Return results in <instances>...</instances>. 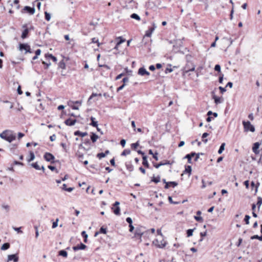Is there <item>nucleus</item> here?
Listing matches in <instances>:
<instances>
[{
  "label": "nucleus",
  "instance_id": "obj_1",
  "mask_svg": "<svg viewBox=\"0 0 262 262\" xmlns=\"http://www.w3.org/2000/svg\"><path fill=\"white\" fill-rule=\"evenodd\" d=\"M0 137L11 143L16 139V135L12 133L11 130H5L0 134Z\"/></svg>",
  "mask_w": 262,
  "mask_h": 262
},
{
  "label": "nucleus",
  "instance_id": "obj_2",
  "mask_svg": "<svg viewBox=\"0 0 262 262\" xmlns=\"http://www.w3.org/2000/svg\"><path fill=\"white\" fill-rule=\"evenodd\" d=\"M18 49L19 51H25V54L26 53H32L33 52L31 49L30 46L27 43H19L18 44Z\"/></svg>",
  "mask_w": 262,
  "mask_h": 262
},
{
  "label": "nucleus",
  "instance_id": "obj_3",
  "mask_svg": "<svg viewBox=\"0 0 262 262\" xmlns=\"http://www.w3.org/2000/svg\"><path fill=\"white\" fill-rule=\"evenodd\" d=\"M43 158L46 161L50 162L52 164L59 162V160H55L54 156L50 152H45L43 155Z\"/></svg>",
  "mask_w": 262,
  "mask_h": 262
},
{
  "label": "nucleus",
  "instance_id": "obj_4",
  "mask_svg": "<svg viewBox=\"0 0 262 262\" xmlns=\"http://www.w3.org/2000/svg\"><path fill=\"white\" fill-rule=\"evenodd\" d=\"M243 124L244 126L245 132L250 131L251 132H254L255 131L254 126L253 125H252L249 121H243Z\"/></svg>",
  "mask_w": 262,
  "mask_h": 262
},
{
  "label": "nucleus",
  "instance_id": "obj_5",
  "mask_svg": "<svg viewBox=\"0 0 262 262\" xmlns=\"http://www.w3.org/2000/svg\"><path fill=\"white\" fill-rule=\"evenodd\" d=\"M34 3H33V7H30L28 6H26L24 7V8L21 10V12L22 13H24L25 12H27L29 13L30 15H33L34 14L35 12V9L34 7Z\"/></svg>",
  "mask_w": 262,
  "mask_h": 262
},
{
  "label": "nucleus",
  "instance_id": "obj_6",
  "mask_svg": "<svg viewBox=\"0 0 262 262\" xmlns=\"http://www.w3.org/2000/svg\"><path fill=\"white\" fill-rule=\"evenodd\" d=\"M22 28L24 29V30L22 32L21 38L23 39H24L29 37L30 31L29 28H28L27 24L23 25Z\"/></svg>",
  "mask_w": 262,
  "mask_h": 262
},
{
  "label": "nucleus",
  "instance_id": "obj_7",
  "mask_svg": "<svg viewBox=\"0 0 262 262\" xmlns=\"http://www.w3.org/2000/svg\"><path fill=\"white\" fill-rule=\"evenodd\" d=\"M153 244L158 248H163L166 246V242L163 239L159 241V239H156L153 241Z\"/></svg>",
  "mask_w": 262,
  "mask_h": 262
},
{
  "label": "nucleus",
  "instance_id": "obj_8",
  "mask_svg": "<svg viewBox=\"0 0 262 262\" xmlns=\"http://www.w3.org/2000/svg\"><path fill=\"white\" fill-rule=\"evenodd\" d=\"M80 104V102L78 101L75 102L70 101L68 102V105L73 110H78Z\"/></svg>",
  "mask_w": 262,
  "mask_h": 262
},
{
  "label": "nucleus",
  "instance_id": "obj_9",
  "mask_svg": "<svg viewBox=\"0 0 262 262\" xmlns=\"http://www.w3.org/2000/svg\"><path fill=\"white\" fill-rule=\"evenodd\" d=\"M19 260V257L18 253L10 254L8 256V261H13L14 262H18Z\"/></svg>",
  "mask_w": 262,
  "mask_h": 262
},
{
  "label": "nucleus",
  "instance_id": "obj_10",
  "mask_svg": "<svg viewBox=\"0 0 262 262\" xmlns=\"http://www.w3.org/2000/svg\"><path fill=\"white\" fill-rule=\"evenodd\" d=\"M138 74L141 76L149 75L150 73L144 67L139 68L138 72Z\"/></svg>",
  "mask_w": 262,
  "mask_h": 262
},
{
  "label": "nucleus",
  "instance_id": "obj_11",
  "mask_svg": "<svg viewBox=\"0 0 262 262\" xmlns=\"http://www.w3.org/2000/svg\"><path fill=\"white\" fill-rule=\"evenodd\" d=\"M143 234V232L141 230V228H137L134 233V236L135 237H139L141 239V236Z\"/></svg>",
  "mask_w": 262,
  "mask_h": 262
},
{
  "label": "nucleus",
  "instance_id": "obj_12",
  "mask_svg": "<svg viewBox=\"0 0 262 262\" xmlns=\"http://www.w3.org/2000/svg\"><path fill=\"white\" fill-rule=\"evenodd\" d=\"M156 28V26H155V24H153V27L149 28L148 30L146 31L145 36L146 37H150L152 33L155 30V28Z\"/></svg>",
  "mask_w": 262,
  "mask_h": 262
},
{
  "label": "nucleus",
  "instance_id": "obj_13",
  "mask_svg": "<svg viewBox=\"0 0 262 262\" xmlns=\"http://www.w3.org/2000/svg\"><path fill=\"white\" fill-rule=\"evenodd\" d=\"M259 146L260 144L258 142H256L253 144L252 150L256 155H257L259 153V150H258Z\"/></svg>",
  "mask_w": 262,
  "mask_h": 262
},
{
  "label": "nucleus",
  "instance_id": "obj_14",
  "mask_svg": "<svg viewBox=\"0 0 262 262\" xmlns=\"http://www.w3.org/2000/svg\"><path fill=\"white\" fill-rule=\"evenodd\" d=\"M86 246L83 243H80L79 245H77L76 246H74L73 249L74 250L76 251L78 250H83L84 249Z\"/></svg>",
  "mask_w": 262,
  "mask_h": 262
},
{
  "label": "nucleus",
  "instance_id": "obj_15",
  "mask_svg": "<svg viewBox=\"0 0 262 262\" xmlns=\"http://www.w3.org/2000/svg\"><path fill=\"white\" fill-rule=\"evenodd\" d=\"M45 57L46 59H52L54 62H56L57 61V58L52 54L47 53L45 54Z\"/></svg>",
  "mask_w": 262,
  "mask_h": 262
},
{
  "label": "nucleus",
  "instance_id": "obj_16",
  "mask_svg": "<svg viewBox=\"0 0 262 262\" xmlns=\"http://www.w3.org/2000/svg\"><path fill=\"white\" fill-rule=\"evenodd\" d=\"M191 67H189V64H187L184 68V72L188 73L189 71H193L195 70V66L193 65L192 63Z\"/></svg>",
  "mask_w": 262,
  "mask_h": 262
},
{
  "label": "nucleus",
  "instance_id": "obj_17",
  "mask_svg": "<svg viewBox=\"0 0 262 262\" xmlns=\"http://www.w3.org/2000/svg\"><path fill=\"white\" fill-rule=\"evenodd\" d=\"M154 167H155L156 168H159L160 166L167 165V164H170V163L169 161H167L166 162H161L158 164L153 163Z\"/></svg>",
  "mask_w": 262,
  "mask_h": 262
},
{
  "label": "nucleus",
  "instance_id": "obj_18",
  "mask_svg": "<svg viewBox=\"0 0 262 262\" xmlns=\"http://www.w3.org/2000/svg\"><path fill=\"white\" fill-rule=\"evenodd\" d=\"M142 159H143V162H142V164L145 166L146 167V168H149V163L147 161V157L146 156H144L142 157Z\"/></svg>",
  "mask_w": 262,
  "mask_h": 262
},
{
  "label": "nucleus",
  "instance_id": "obj_19",
  "mask_svg": "<svg viewBox=\"0 0 262 262\" xmlns=\"http://www.w3.org/2000/svg\"><path fill=\"white\" fill-rule=\"evenodd\" d=\"M88 135L87 132H81L79 130H77L74 132V135L75 136H80L82 137L86 136Z\"/></svg>",
  "mask_w": 262,
  "mask_h": 262
},
{
  "label": "nucleus",
  "instance_id": "obj_20",
  "mask_svg": "<svg viewBox=\"0 0 262 262\" xmlns=\"http://www.w3.org/2000/svg\"><path fill=\"white\" fill-rule=\"evenodd\" d=\"M35 158L34 153L32 151H29V158L27 159L28 162H30L34 160Z\"/></svg>",
  "mask_w": 262,
  "mask_h": 262
},
{
  "label": "nucleus",
  "instance_id": "obj_21",
  "mask_svg": "<svg viewBox=\"0 0 262 262\" xmlns=\"http://www.w3.org/2000/svg\"><path fill=\"white\" fill-rule=\"evenodd\" d=\"M10 247V244L9 243H5L2 245L1 248V250H6L8 249Z\"/></svg>",
  "mask_w": 262,
  "mask_h": 262
},
{
  "label": "nucleus",
  "instance_id": "obj_22",
  "mask_svg": "<svg viewBox=\"0 0 262 262\" xmlns=\"http://www.w3.org/2000/svg\"><path fill=\"white\" fill-rule=\"evenodd\" d=\"M117 39L119 40V41L117 42L115 49H117L118 48V46H119L120 44H121L122 42L125 41V39H123L122 37H119L117 38Z\"/></svg>",
  "mask_w": 262,
  "mask_h": 262
},
{
  "label": "nucleus",
  "instance_id": "obj_23",
  "mask_svg": "<svg viewBox=\"0 0 262 262\" xmlns=\"http://www.w3.org/2000/svg\"><path fill=\"white\" fill-rule=\"evenodd\" d=\"M91 139L92 140V141L94 143L98 139V136L95 133H91Z\"/></svg>",
  "mask_w": 262,
  "mask_h": 262
},
{
  "label": "nucleus",
  "instance_id": "obj_24",
  "mask_svg": "<svg viewBox=\"0 0 262 262\" xmlns=\"http://www.w3.org/2000/svg\"><path fill=\"white\" fill-rule=\"evenodd\" d=\"M90 119L91 120V123H90V125L94 126V127H97L98 126V123L97 121H95V118L93 117H91L90 118Z\"/></svg>",
  "mask_w": 262,
  "mask_h": 262
},
{
  "label": "nucleus",
  "instance_id": "obj_25",
  "mask_svg": "<svg viewBox=\"0 0 262 262\" xmlns=\"http://www.w3.org/2000/svg\"><path fill=\"white\" fill-rule=\"evenodd\" d=\"M191 166H187L185 167V170L183 171V173H188V176H190L191 172Z\"/></svg>",
  "mask_w": 262,
  "mask_h": 262
},
{
  "label": "nucleus",
  "instance_id": "obj_26",
  "mask_svg": "<svg viewBox=\"0 0 262 262\" xmlns=\"http://www.w3.org/2000/svg\"><path fill=\"white\" fill-rule=\"evenodd\" d=\"M125 166L126 167V169L129 171H133L134 170V166L131 163H126L125 164Z\"/></svg>",
  "mask_w": 262,
  "mask_h": 262
},
{
  "label": "nucleus",
  "instance_id": "obj_27",
  "mask_svg": "<svg viewBox=\"0 0 262 262\" xmlns=\"http://www.w3.org/2000/svg\"><path fill=\"white\" fill-rule=\"evenodd\" d=\"M115 208H112V209H113V212L114 213L116 214V215H120V207L119 206H117V207H115Z\"/></svg>",
  "mask_w": 262,
  "mask_h": 262
},
{
  "label": "nucleus",
  "instance_id": "obj_28",
  "mask_svg": "<svg viewBox=\"0 0 262 262\" xmlns=\"http://www.w3.org/2000/svg\"><path fill=\"white\" fill-rule=\"evenodd\" d=\"M76 119H67V125H73L75 124Z\"/></svg>",
  "mask_w": 262,
  "mask_h": 262
},
{
  "label": "nucleus",
  "instance_id": "obj_29",
  "mask_svg": "<svg viewBox=\"0 0 262 262\" xmlns=\"http://www.w3.org/2000/svg\"><path fill=\"white\" fill-rule=\"evenodd\" d=\"M51 18V14L47 11L45 12V18L47 21H50Z\"/></svg>",
  "mask_w": 262,
  "mask_h": 262
},
{
  "label": "nucleus",
  "instance_id": "obj_30",
  "mask_svg": "<svg viewBox=\"0 0 262 262\" xmlns=\"http://www.w3.org/2000/svg\"><path fill=\"white\" fill-rule=\"evenodd\" d=\"M58 67L62 69H64L66 68V63L64 62L63 59L59 62Z\"/></svg>",
  "mask_w": 262,
  "mask_h": 262
},
{
  "label": "nucleus",
  "instance_id": "obj_31",
  "mask_svg": "<svg viewBox=\"0 0 262 262\" xmlns=\"http://www.w3.org/2000/svg\"><path fill=\"white\" fill-rule=\"evenodd\" d=\"M31 166L36 170H40V167L38 165L37 162L31 163Z\"/></svg>",
  "mask_w": 262,
  "mask_h": 262
},
{
  "label": "nucleus",
  "instance_id": "obj_32",
  "mask_svg": "<svg viewBox=\"0 0 262 262\" xmlns=\"http://www.w3.org/2000/svg\"><path fill=\"white\" fill-rule=\"evenodd\" d=\"M225 143H223L221 144V145L220 146V148H219V149L218 150V154H221L223 152V151L225 149Z\"/></svg>",
  "mask_w": 262,
  "mask_h": 262
},
{
  "label": "nucleus",
  "instance_id": "obj_33",
  "mask_svg": "<svg viewBox=\"0 0 262 262\" xmlns=\"http://www.w3.org/2000/svg\"><path fill=\"white\" fill-rule=\"evenodd\" d=\"M195 229L194 228V229H188L186 231L187 236V237H190L192 235L193 231Z\"/></svg>",
  "mask_w": 262,
  "mask_h": 262
},
{
  "label": "nucleus",
  "instance_id": "obj_34",
  "mask_svg": "<svg viewBox=\"0 0 262 262\" xmlns=\"http://www.w3.org/2000/svg\"><path fill=\"white\" fill-rule=\"evenodd\" d=\"M208 135H209V134H208L207 133H204L202 135V138L203 139L202 141L205 143H206L208 141V140L207 139H205V138H206Z\"/></svg>",
  "mask_w": 262,
  "mask_h": 262
},
{
  "label": "nucleus",
  "instance_id": "obj_35",
  "mask_svg": "<svg viewBox=\"0 0 262 262\" xmlns=\"http://www.w3.org/2000/svg\"><path fill=\"white\" fill-rule=\"evenodd\" d=\"M251 239H257L260 241H262V234L260 236L258 235H255L251 237Z\"/></svg>",
  "mask_w": 262,
  "mask_h": 262
},
{
  "label": "nucleus",
  "instance_id": "obj_36",
  "mask_svg": "<svg viewBox=\"0 0 262 262\" xmlns=\"http://www.w3.org/2000/svg\"><path fill=\"white\" fill-rule=\"evenodd\" d=\"M130 17L133 18V19H135L136 20H140V16L137 14H136V13H133L130 15Z\"/></svg>",
  "mask_w": 262,
  "mask_h": 262
},
{
  "label": "nucleus",
  "instance_id": "obj_37",
  "mask_svg": "<svg viewBox=\"0 0 262 262\" xmlns=\"http://www.w3.org/2000/svg\"><path fill=\"white\" fill-rule=\"evenodd\" d=\"M58 255L66 257V249H62L58 251Z\"/></svg>",
  "mask_w": 262,
  "mask_h": 262
},
{
  "label": "nucleus",
  "instance_id": "obj_38",
  "mask_svg": "<svg viewBox=\"0 0 262 262\" xmlns=\"http://www.w3.org/2000/svg\"><path fill=\"white\" fill-rule=\"evenodd\" d=\"M130 153V149H125L122 152L121 155L122 156H125L127 155H129Z\"/></svg>",
  "mask_w": 262,
  "mask_h": 262
},
{
  "label": "nucleus",
  "instance_id": "obj_39",
  "mask_svg": "<svg viewBox=\"0 0 262 262\" xmlns=\"http://www.w3.org/2000/svg\"><path fill=\"white\" fill-rule=\"evenodd\" d=\"M139 145V142L138 141L137 142L135 143H132L131 144V147L132 149L136 150L137 147Z\"/></svg>",
  "mask_w": 262,
  "mask_h": 262
},
{
  "label": "nucleus",
  "instance_id": "obj_40",
  "mask_svg": "<svg viewBox=\"0 0 262 262\" xmlns=\"http://www.w3.org/2000/svg\"><path fill=\"white\" fill-rule=\"evenodd\" d=\"M213 98L214 99V102L216 104H219V103H220L221 102V99L220 97H218L215 95H214L213 96Z\"/></svg>",
  "mask_w": 262,
  "mask_h": 262
},
{
  "label": "nucleus",
  "instance_id": "obj_41",
  "mask_svg": "<svg viewBox=\"0 0 262 262\" xmlns=\"http://www.w3.org/2000/svg\"><path fill=\"white\" fill-rule=\"evenodd\" d=\"M261 204H262V198L258 196L257 198V205L258 208H260Z\"/></svg>",
  "mask_w": 262,
  "mask_h": 262
},
{
  "label": "nucleus",
  "instance_id": "obj_42",
  "mask_svg": "<svg viewBox=\"0 0 262 262\" xmlns=\"http://www.w3.org/2000/svg\"><path fill=\"white\" fill-rule=\"evenodd\" d=\"M48 168L50 169L51 171H55L56 173H58V171L56 169V167L54 166L50 165L48 166Z\"/></svg>",
  "mask_w": 262,
  "mask_h": 262
},
{
  "label": "nucleus",
  "instance_id": "obj_43",
  "mask_svg": "<svg viewBox=\"0 0 262 262\" xmlns=\"http://www.w3.org/2000/svg\"><path fill=\"white\" fill-rule=\"evenodd\" d=\"M42 63L45 66L44 69L45 70L48 69L49 68V67H50V66L51 65L50 62H49L48 63H47L44 61H42Z\"/></svg>",
  "mask_w": 262,
  "mask_h": 262
},
{
  "label": "nucleus",
  "instance_id": "obj_44",
  "mask_svg": "<svg viewBox=\"0 0 262 262\" xmlns=\"http://www.w3.org/2000/svg\"><path fill=\"white\" fill-rule=\"evenodd\" d=\"M12 164H13V165H19V166H24V163L16 161V160L14 161L13 163Z\"/></svg>",
  "mask_w": 262,
  "mask_h": 262
},
{
  "label": "nucleus",
  "instance_id": "obj_45",
  "mask_svg": "<svg viewBox=\"0 0 262 262\" xmlns=\"http://www.w3.org/2000/svg\"><path fill=\"white\" fill-rule=\"evenodd\" d=\"M160 181V176H158L157 177L155 178V177H153L152 180H151V181L152 182H154L156 183H158V182H159Z\"/></svg>",
  "mask_w": 262,
  "mask_h": 262
},
{
  "label": "nucleus",
  "instance_id": "obj_46",
  "mask_svg": "<svg viewBox=\"0 0 262 262\" xmlns=\"http://www.w3.org/2000/svg\"><path fill=\"white\" fill-rule=\"evenodd\" d=\"M250 219V216L249 215H246L244 219V221L245 222L246 224H249V220Z\"/></svg>",
  "mask_w": 262,
  "mask_h": 262
},
{
  "label": "nucleus",
  "instance_id": "obj_47",
  "mask_svg": "<svg viewBox=\"0 0 262 262\" xmlns=\"http://www.w3.org/2000/svg\"><path fill=\"white\" fill-rule=\"evenodd\" d=\"M105 157V154H104V152H100V153H98L97 155V157L99 159H101V158H104Z\"/></svg>",
  "mask_w": 262,
  "mask_h": 262
},
{
  "label": "nucleus",
  "instance_id": "obj_48",
  "mask_svg": "<svg viewBox=\"0 0 262 262\" xmlns=\"http://www.w3.org/2000/svg\"><path fill=\"white\" fill-rule=\"evenodd\" d=\"M100 233L106 234L107 232L106 229L101 227L99 231Z\"/></svg>",
  "mask_w": 262,
  "mask_h": 262
},
{
  "label": "nucleus",
  "instance_id": "obj_49",
  "mask_svg": "<svg viewBox=\"0 0 262 262\" xmlns=\"http://www.w3.org/2000/svg\"><path fill=\"white\" fill-rule=\"evenodd\" d=\"M92 42L93 43H97L98 47H99L100 45V43L99 42L98 39L97 38H95V37L93 38L92 39Z\"/></svg>",
  "mask_w": 262,
  "mask_h": 262
},
{
  "label": "nucleus",
  "instance_id": "obj_50",
  "mask_svg": "<svg viewBox=\"0 0 262 262\" xmlns=\"http://www.w3.org/2000/svg\"><path fill=\"white\" fill-rule=\"evenodd\" d=\"M168 201L170 203L173 204H178L179 203L178 202H173L171 196H168Z\"/></svg>",
  "mask_w": 262,
  "mask_h": 262
},
{
  "label": "nucleus",
  "instance_id": "obj_51",
  "mask_svg": "<svg viewBox=\"0 0 262 262\" xmlns=\"http://www.w3.org/2000/svg\"><path fill=\"white\" fill-rule=\"evenodd\" d=\"M169 183H170L169 184L170 186H171L173 188L178 185L177 182H174V181L169 182Z\"/></svg>",
  "mask_w": 262,
  "mask_h": 262
},
{
  "label": "nucleus",
  "instance_id": "obj_52",
  "mask_svg": "<svg viewBox=\"0 0 262 262\" xmlns=\"http://www.w3.org/2000/svg\"><path fill=\"white\" fill-rule=\"evenodd\" d=\"M194 219L196 221L202 222L203 221V219L201 216H194Z\"/></svg>",
  "mask_w": 262,
  "mask_h": 262
},
{
  "label": "nucleus",
  "instance_id": "obj_53",
  "mask_svg": "<svg viewBox=\"0 0 262 262\" xmlns=\"http://www.w3.org/2000/svg\"><path fill=\"white\" fill-rule=\"evenodd\" d=\"M14 4H15L16 6V9H19L20 7V5H19V0H14L13 2Z\"/></svg>",
  "mask_w": 262,
  "mask_h": 262
},
{
  "label": "nucleus",
  "instance_id": "obj_54",
  "mask_svg": "<svg viewBox=\"0 0 262 262\" xmlns=\"http://www.w3.org/2000/svg\"><path fill=\"white\" fill-rule=\"evenodd\" d=\"M184 159H187V160H188V163H190V164L192 163V162H191V159H192V158H191V156H190L188 155H186L185 156V157H184Z\"/></svg>",
  "mask_w": 262,
  "mask_h": 262
},
{
  "label": "nucleus",
  "instance_id": "obj_55",
  "mask_svg": "<svg viewBox=\"0 0 262 262\" xmlns=\"http://www.w3.org/2000/svg\"><path fill=\"white\" fill-rule=\"evenodd\" d=\"M17 92L18 94H19V95H21L23 93V92L21 90L20 85H19L17 87Z\"/></svg>",
  "mask_w": 262,
  "mask_h": 262
},
{
  "label": "nucleus",
  "instance_id": "obj_56",
  "mask_svg": "<svg viewBox=\"0 0 262 262\" xmlns=\"http://www.w3.org/2000/svg\"><path fill=\"white\" fill-rule=\"evenodd\" d=\"M214 70L220 72L221 71V66L219 64H216L214 67Z\"/></svg>",
  "mask_w": 262,
  "mask_h": 262
},
{
  "label": "nucleus",
  "instance_id": "obj_57",
  "mask_svg": "<svg viewBox=\"0 0 262 262\" xmlns=\"http://www.w3.org/2000/svg\"><path fill=\"white\" fill-rule=\"evenodd\" d=\"M34 228L35 229V237L37 238L39 235V232L38 230V227L37 226H34Z\"/></svg>",
  "mask_w": 262,
  "mask_h": 262
},
{
  "label": "nucleus",
  "instance_id": "obj_58",
  "mask_svg": "<svg viewBox=\"0 0 262 262\" xmlns=\"http://www.w3.org/2000/svg\"><path fill=\"white\" fill-rule=\"evenodd\" d=\"M13 229L18 233H23V231L21 230V227H13Z\"/></svg>",
  "mask_w": 262,
  "mask_h": 262
},
{
  "label": "nucleus",
  "instance_id": "obj_59",
  "mask_svg": "<svg viewBox=\"0 0 262 262\" xmlns=\"http://www.w3.org/2000/svg\"><path fill=\"white\" fill-rule=\"evenodd\" d=\"M25 136V134L23 133H21V132H19L18 133V136H17V138H18V139H20L21 138H22L24 136Z\"/></svg>",
  "mask_w": 262,
  "mask_h": 262
},
{
  "label": "nucleus",
  "instance_id": "obj_60",
  "mask_svg": "<svg viewBox=\"0 0 262 262\" xmlns=\"http://www.w3.org/2000/svg\"><path fill=\"white\" fill-rule=\"evenodd\" d=\"M219 90H220V92L222 94H223L224 92L226 91V89L225 88H223L222 86L219 87Z\"/></svg>",
  "mask_w": 262,
  "mask_h": 262
},
{
  "label": "nucleus",
  "instance_id": "obj_61",
  "mask_svg": "<svg viewBox=\"0 0 262 262\" xmlns=\"http://www.w3.org/2000/svg\"><path fill=\"white\" fill-rule=\"evenodd\" d=\"M58 219H57L55 222H54L52 224V228H55L58 226Z\"/></svg>",
  "mask_w": 262,
  "mask_h": 262
},
{
  "label": "nucleus",
  "instance_id": "obj_62",
  "mask_svg": "<svg viewBox=\"0 0 262 262\" xmlns=\"http://www.w3.org/2000/svg\"><path fill=\"white\" fill-rule=\"evenodd\" d=\"M126 221L129 224V225L132 224L133 221L130 217H128L126 219Z\"/></svg>",
  "mask_w": 262,
  "mask_h": 262
},
{
  "label": "nucleus",
  "instance_id": "obj_63",
  "mask_svg": "<svg viewBox=\"0 0 262 262\" xmlns=\"http://www.w3.org/2000/svg\"><path fill=\"white\" fill-rule=\"evenodd\" d=\"M81 235L84 237V238H88V235L86 234L85 231H83L81 232Z\"/></svg>",
  "mask_w": 262,
  "mask_h": 262
},
{
  "label": "nucleus",
  "instance_id": "obj_64",
  "mask_svg": "<svg viewBox=\"0 0 262 262\" xmlns=\"http://www.w3.org/2000/svg\"><path fill=\"white\" fill-rule=\"evenodd\" d=\"M41 51L40 49H37L35 52V55L38 56L39 55H40L41 54Z\"/></svg>",
  "mask_w": 262,
  "mask_h": 262
}]
</instances>
